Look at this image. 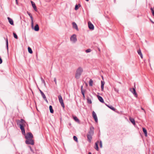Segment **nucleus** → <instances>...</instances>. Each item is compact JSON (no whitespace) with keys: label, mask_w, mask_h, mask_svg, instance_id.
Instances as JSON below:
<instances>
[{"label":"nucleus","mask_w":154,"mask_h":154,"mask_svg":"<svg viewBox=\"0 0 154 154\" xmlns=\"http://www.w3.org/2000/svg\"><path fill=\"white\" fill-rule=\"evenodd\" d=\"M81 6V5L80 4H79L78 5H76L75 6V10H77L78 9L79 7Z\"/></svg>","instance_id":"28"},{"label":"nucleus","mask_w":154,"mask_h":154,"mask_svg":"<svg viewBox=\"0 0 154 154\" xmlns=\"http://www.w3.org/2000/svg\"><path fill=\"white\" fill-rule=\"evenodd\" d=\"M27 14L29 15L30 17L31 20V26L32 28H33V17L31 15V14L28 11L27 12Z\"/></svg>","instance_id":"5"},{"label":"nucleus","mask_w":154,"mask_h":154,"mask_svg":"<svg viewBox=\"0 0 154 154\" xmlns=\"http://www.w3.org/2000/svg\"><path fill=\"white\" fill-rule=\"evenodd\" d=\"M28 147L29 148L30 150L33 153H34V152L31 146H28Z\"/></svg>","instance_id":"37"},{"label":"nucleus","mask_w":154,"mask_h":154,"mask_svg":"<svg viewBox=\"0 0 154 154\" xmlns=\"http://www.w3.org/2000/svg\"><path fill=\"white\" fill-rule=\"evenodd\" d=\"M83 86H82L81 87V91H83L85 90L83 89Z\"/></svg>","instance_id":"45"},{"label":"nucleus","mask_w":154,"mask_h":154,"mask_svg":"<svg viewBox=\"0 0 154 154\" xmlns=\"http://www.w3.org/2000/svg\"><path fill=\"white\" fill-rule=\"evenodd\" d=\"M73 119L74 120L78 123L80 122V121L79 119L77 118V117L76 116H73Z\"/></svg>","instance_id":"24"},{"label":"nucleus","mask_w":154,"mask_h":154,"mask_svg":"<svg viewBox=\"0 0 154 154\" xmlns=\"http://www.w3.org/2000/svg\"><path fill=\"white\" fill-rule=\"evenodd\" d=\"M92 135L87 134V138L88 140L89 143H91V140L92 139Z\"/></svg>","instance_id":"12"},{"label":"nucleus","mask_w":154,"mask_h":154,"mask_svg":"<svg viewBox=\"0 0 154 154\" xmlns=\"http://www.w3.org/2000/svg\"><path fill=\"white\" fill-rule=\"evenodd\" d=\"M49 108L50 112L51 113H53L54 112V111L53 109L52 106L51 105H50L49 106Z\"/></svg>","instance_id":"26"},{"label":"nucleus","mask_w":154,"mask_h":154,"mask_svg":"<svg viewBox=\"0 0 154 154\" xmlns=\"http://www.w3.org/2000/svg\"><path fill=\"white\" fill-rule=\"evenodd\" d=\"M28 51L29 53H30L31 54H32V53L33 52L32 50V49L30 47H28Z\"/></svg>","instance_id":"32"},{"label":"nucleus","mask_w":154,"mask_h":154,"mask_svg":"<svg viewBox=\"0 0 154 154\" xmlns=\"http://www.w3.org/2000/svg\"><path fill=\"white\" fill-rule=\"evenodd\" d=\"M129 120L134 125H135V122L134 120V119L132 118H129Z\"/></svg>","instance_id":"25"},{"label":"nucleus","mask_w":154,"mask_h":154,"mask_svg":"<svg viewBox=\"0 0 154 154\" xmlns=\"http://www.w3.org/2000/svg\"><path fill=\"white\" fill-rule=\"evenodd\" d=\"M25 121L23 119H21L20 120H18L17 121V124L18 125H19V124H22L24 125H25Z\"/></svg>","instance_id":"11"},{"label":"nucleus","mask_w":154,"mask_h":154,"mask_svg":"<svg viewBox=\"0 0 154 154\" xmlns=\"http://www.w3.org/2000/svg\"><path fill=\"white\" fill-rule=\"evenodd\" d=\"M25 138L26 140L32 139L33 138V135L31 133L28 132L26 133Z\"/></svg>","instance_id":"2"},{"label":"nucleus","mask_w":154,"mask_h":154,"mask_svg":"<svg viewBox=\"0 0 154 154\" xmlns=\"http://www.w3.org/2000/svg\"><path fill=\"white\" fill-rule=\"evenodd\" d=\"M88 26L89 28L92 30H93L94 29V26L93 25L91 22L89 21L88 23Z\"/></svg>","instance_id":"10"},{"label":"nucleus","mask_w":154,"mask_h":154,"mask_svg":"<svg viewBox=\"0 0 154 154\" xmlns=\"http://www.w3.org/2000/svg\"><path fill=\"white\" fill-rule=\"evenodd\" d=\"M13 34L14 37L15 38L17 39H18V36L14 32L13 33Z\"/></svg>","instance_id":"34"},{"label":"nucleus","mask_w":154,"mask_h":154,"mask_svg":"<svg viewBox=\"0 0 154 154\" xmlns=\"http://www.w3.org/2000/svg\"><path fill=\"white\" fill-rule=\"evenodd\" d=\"M58 98L59 99V102L60 103L63 102V100L61 95H58Z\"/></svg>","instance_id":"23"},{"label":"nucleus","mask_w":154,"mask_h":154,"mask_svg":"<svg viewBox=\"0 0 154 154\" xmlns=\"http://www.w3.org/2000/svg\"><path fill=\"white\" fill-rule=\"evenodd\" d=\"M81 93L82 95L83 96V95H85V90H84V91H81Z\"/></svg>","instance_id":"42"},{"label":"nucleus","mask_w":154,"mask_h":154,"mask_svg":"<svg viewBox=\"0 0 154 154\" xmlns=\"http://www.w3.org/2000/svg\"><path fill=\"white\" fill-rule=\"evenodd\" d=\"M85 0L86 1L88 2V1H89V0Z\"/></svg>","instance_id":"53"},{"label":"nucleus","mask_w":154,"mask_h":154,"mask_svg":"<svg viewBox=\"0 0 154 154\" xmlns=\"http://www.w3.org/2000/svg\"><path fill=\"white\" fill-rule=\"evenodd\" d=\"M91 51V49H88L86 50L85 52L86 53H89V52H90Z\"/></svg>","instance_id":"40"},{"label":"nucleus","mask_w":154,"mask_h":154,"mask_svg":"<svg viewBox=\"0 0 154 154\" xmlns=\"http://www.w3.org/2000/svg\"><path fill=\"white\" fill-rule=\"evenodd\" d=\"M70 40L74 43L75 42L77 41L76 35L73 34L72 35L70 38Z\"/></svg>","instance_id":"6"},{"label":"nucleus","mask_w":154,"mask_h":154,"mask_svg":"<svg viewBox=\"0 0 154 154\" xmlns=\"http://www.w3.org/2000/svg\"><path fill=\"white\" fill-rule=\"evenodd\" d=\"M90 96L92 98V96L91 95H90Z\"/></svg>","instance_id":"52"},{"label":"nucleus","mask_w":154,"mask_h":154,"mask_svg":"<svg viewBox=\"0 0 154 154\" xmlns=\"http://www.w3.org/2000/svg\"><path fill=\"white\" fill-rule=\"evenodd\" d=\"M88 154H92L91 153V152H89Z\"/></svg>","instance_id":"51"},{"label":"nucleus","mask_w":154,"mask_h":154,"mask_svg":"<svg viewBox=\"0 0 154 154\" xmlns=\"http://www.w3.org/2000/svg\"><path fill=\"white\" fill-rule=\"evenodd\" d=\"M130 90L131 92H132V93L133 94L135 97H137V94L136 92L135 88H130Z\"/></svg>","instance_id":"9"},{"label":"nucleus","mask_w":154,"mask_h":154,"mask_svg":"<svg viewBox=\"0 0 154 154\" xmlns=\"http://www.w3.org/2000/svg\"><path fill=\"white\" fill-rule=\"evenodd\" d=\"M87 100V103L89 104H91L92 103V101L91 99H89L88 97Z\"/></svg>","instance_id":"31"},{"label":"nucleus","mask_w":154,"mask_h":154,"mask_svg":"<svg viewBox=\"0 0 154 154\" xmlns=\"http://www.w3.org/2000/svg\"><path fill=\"white\" fill-rule=\"evenodd\" d=\"M137 52L138 53V54L140 56V57L141 59L143 58V56L142 54V53L141 52V50L139 49L137 50Z\"/></svg>","instance_id":"18"},{"label":"nucleus","mask_w":154,"mask_h":154,"mask_svg":"<svg viewBox=\"0 0 154 154\" xmlns=\"http://www.w3.org/2000/svg\"><path fill=\"white\" fill-rule=\"evenodd\" d=\"M99 143V141H97L95 143V149L97 150H99V147L98 146V144Z\"/></svg>","instance_id":"20"},{"label":"nucleus","mask_w":154,"mask_h":154,"mask_svg":"<svg viewBox=\"0 0 154 154\" xmlns=\"http://www.w3.org/2000/svg\"><path fill=\"white\" fill-rule=\"evenodd\" d=\"M19 125L20 126V128L21 131L23 134V135H25L26 134L24 127V125L22 124H19Z\"/></svg>","instance_id":"4"},{"label":"nucleus","mask_w":154,"mask_h":154,"mask_svg":"<svg viewBox=\"0 0 154 154\" xmlns=\"http://www.w3.org/2000/svg\"><path fill=\"white\" fill-rule=\"evenodd\" d=\"M83 98L84 100H85V95H84L83 96Z\"/></svg>","instance_id":"47"},{"label":"nucleus","mask_w":154,"mask_h":154,"mask_svg":"<svg viewBox=\"0 0 154 154\" xmlns=\"http://www.w3.org/2000/svg\"><path fill=\"white\" fill-rule=\"evenodd\" d=\"M114 91L118 93H119V89L118 88H114Z\"/></svg>","instance_id":"41"},{"label":"nucleus","mask_w":154,"mask_h":154,"mask_svg":"<svg viewBox=\"0 0 154 154\" xmlns=\"http://www.w3.org/2000/svg\"><path fill=\"white\" fill-rule=\"evenodd\" d=\"M92 113L93 118L94 119L95 122H98V119L96 114L94 111L92 112Z\"/></svg>","instance_id":"8"},{"label":"nucleus","mask_w":154,"mask_h":154,"mask_svg":"<svg viewBox=\"0 0 154 154\" xmlns=\"http://www.w3.org/2000/svg\"><path fill=\"white\" fill-rule=\"evenodd\" d=\"M97 97L99 101L102 103H104V101L103 98L100 96L99 95L97 96Z\"/></svg>","instance_id":"15"},{"label":"nucleus","mask_w":154,"mask_h":154,"mask_svg":"<svg viewBox=\"0 0 154 154\" xmlns=\"http://www.w3.org/2000/svg\"><path fill=\"white\" fill-rule=\"evenodd\" d=\"M39 91L40 92V93H41V95H42V97L43 98H44V97H45V98L46 96H45V94H44L43 93V92L40 89H39Z\"/></svg>","instance_id":"27"},{"label":"nucleus","mask_w":154,"mask_h":154,"mask_svg":"<svg viewBox=\"0 0 154 154\" xmlns=\"http://www.w3.org/2000/svg\"><path fill=\"white\" fill-rule=\"evenodd\" d=\"M6 47L7 49L8 50V41L7 38H6Z\"/></svg>","instance_id":"29"},{"label":"nucleus","mask_w":154,"mask_h":154,"mask_svg":"<svg viewBox=\"0 0 154 154\" xmlns=\"http://www.w3.org/2000/svg\"><path fill=\"white\" fill-rule=\"evenodd\" d=\"M106 105L110 109H111L112 110H113L114 111H115L116 109L114 107H113L112 106H109V105H107L106 104Z\"/></svg>","instance_id":"22"},{"label":"nucleus","mask_w":154,"mask_h":154,"mask_svg":"<svg viewBox=\"0 0 154 154\" xmlns=\"http://www.w3.org/2000/svg\"><path fill=\"white\" fill-rule=\"evenodd\" d=\"M93 81L91 79H90L89 81V86H93Z\"/></svg>","instance_id":"30"},{"label":"nucleus","mask_w":154,"mask_h":154,"mask_svg":"<svg viewBox=\"0 0 154 154\" xmlns=\"http://www.w3.org/2000/svg\"><path fill=\"white\" fill-rule=\"evenodd\" d=\"M83 72V69L80 66L79 67L76 71L75 74V77L77 79H79L80 78L82 72Z\"/></svg>","instance_id":"1"},{"label":"nucleus","mask_w":154,"mask_h":154,"mask_svg":"<svg viewBox=\"0 0 154 154\" xmlns=\"http://www.w3.org/2000/svg\"><path fill=\"white\" fill-rule=\"evenodd\" d=\"M2 62V60L1 57L0 56V64H1Z\"/></svg>","instance_id":"43"},{"label":"nucleus","mask_w":154,"mask_h":154,"mask_svg":"<svg viewBox=\"0 0 154 154\" xmlns=\"http://www.w3.org/2000/svg\"><path fill=\"white\" fill-rule=\"evenodd\" d=\"M54 81L55 82V84H57V81L56 79L55 78H54Z\"/></svg>","instance_id":"44"},{"label":"nucleus","mask_w":154,"mask_h":154,"mask_svg":"<svg viewBox=\"0 0 154 154\" xmlns=\"http://www.w3.org/2000/svg\"><path fill=\"white\" fill-rule=\"evenodd\" d=\"M43 99H44V100H45L46 102H48V100H47V98H46V97H45H45H44V98H43Z\"/></svg>","instance_id":"46"},{"label":"nucleus","mask_w":154,"mask_h":154,"mask_svg":"<svg viewBox=\"0 0 154 154\" xmlns=\"http://www.w3.org/2000/svg\"><path fill=\"white\" fill-rule=\"evenodd\" d=\"M105 84L104 81H101V90L102 91H103L104 90V86Z\"/></svg>","instance_id":"19"},{"label":"nucleus","mask_w":154,"mask_h":154,"mask_svg":"<svg viewBox=\"0 0 154 154\" xmlns=\"http://www.w3.org/2000/svg\"><path fill=\"white\" fill-rule=\"evenodd\" d=\"M25 143L27 144H31L32 145H33L34 144V140L32 139L26 140L25 141Z\"/></svg>","instance_id":"3"},{"label":"nucleus","mask_w":154,"mask_h":154,"mask_svg":"<svg viewBox=\"0 0 154 154\" xmlns=\"http://www.w3.org/2000/svg\"><path fill=\"white\" fill-rule=\"evenodd\" d=\"M143 131L145 134V137H147V131L144 128H142Z\"/></svg>","instance_id":"21"},{"label":"nucleus","mask_w":154,"mask_h":154,"mask_svg":"<svg viewBox=\"0 0 154 154\" xmlns=\"http://www.w3.org/2000/svg\"><path fill=\"white\" fill-rule=\"evenodd\" d=\"M94 127L93 126L91 127L90 128V130L88 131V134L93 136L94 134Z\"/></svg>","instance_id":"7"},{"label":"nucleus","mask_w":154,"mask_h":154,"mask_svg":"<svg viewBox=\"0 0 154 154\" xmlns=\"http://www.w3.org/2000/svg\"><path fill=\"white\" fill-rule=\"evenodd\" d=\"M73 27L77 31L79 30V29L78 28V26L76 24L75 22H73L72 23Z\"/></svg>","instance_id":"13"},{"label":"nucleus","mask_w":154,"mask_h":154,"mask_svg":"<svg viewBox=\"0 0 154 154\" xmlns=\"http://www.w3.org/2000/svg\"><path fill=\"white\" fill-rule=\"evenodd\" d=\"M73 138L74 140L76 142H77L78 141V138L76 136H74L73 137Z\"/></svg>","instance_id":"36"},{"label":"nucleus","mask_w":154,"mask_h":154,"mask_svg":"<svg viewBox=\"0 0 154 154\" xmlns=\"http://www.w3.org/2000/svg\"><path fill=\"white\" fill-rule=\"evenodd\" d=\"M41 79L42 83H43L44 84V85H46V84H45V80L43 79V78L42 77H41Z\"/></svg>","instance_id":"35"},{"label":"nucleus","mask_w":154,"mask_h":154,"mask_svg":"<svg viewBox=\"0 0 154 154\" xmlns=\"http://www.w3.org/2000/svg\"><path fill=\"white\" fill-rule=\"evenodd\" d=\"M98 51H100V48H98Z\"/></svg>","instance_id":"50"},{"label":"nucleus","mask_w":154,"mask_h":154,"mask_svg":"<svg viewBox=\"0 0 154 154\" xmlns=\"http://www.w3.org/2000/svg\"><path fill=\"white\" fill-rule=\"evenodd\" d=\"M141 109L142 110H143L144 112H145L144 109L142 107H141Z\"/></svg>","instance_id":"49"},{"label":"nucleus","mask_w":154,"mask_h":154,"mask_svg":"<svg viewBox=\"0 0 154 154\" xmlns=\"http://www.w3.org/2000/svg\"><path fill=\"white\" fill-rule=\"evenodd\" d=\"M60 103L62 106L63 107V109H64L65 108V106H64V103L63 102Z\"/></svg>","instance_id":"38"},{"label":"nucleus","mask_w":154,"mask_h":154,"mask_svg":"<svg viewBox=\"0 0 154 154\" xmlns=\"http://www.w3.org/2000/svg\"><path fill=\"white\" fill-rule=\"evenodd\" d=\"M36 31H38L39 30V27L38 24H36L33 28Z\"/></svg>","instance_id":"17"},{"label":"nucleus","mask_w":154,"mask_h":154,"mask_svg":"<svg viewBox=\"0 0 154 154\" xmlns=\"http://www.w3.org/2000/svg\"><path fill=\"white\" fill-rule=\"evenodd\" d=\"M31 3L32 4V6L33 8H34V10H35V11H37V8H36V7L35 5V3L32 1H31Z\"/></svg>","instance_id":"14"},{"label":"nucleus","mask_w":154,"mask_h":154,"mask_svg":"<svg viewBox=\"0 0 154 154\" xmlns=\"http://www.w3.org/2000/svg\"><path fill=\"white\" fill-rule=\"evenodd\" d=\"M8 20L9 23L11 25H13L14 24V22L12 19L11 18L9 17H8Z\"/></svg>","instance_id":"16"},{"label":"nucleus","mask_w":154,"mask_h":154,"mask_svg":"<svg viewBox=\"0 0 154 154\" xmlns=\"http://www.w3.org/2000/svg\"><path fill=\"white\" fill-rule=\"evenodd\" d=\"M16 0V3L17 5H18V2L17 1V0Z\"/></svg>","instance_id":"48"},{"label":"nucleus","mask_w":154,"mask_h":154,"mask_svg":"<svg viewBox=\"0 0 154 154\" xmlns=\"http://www.w3.org/2000/svg\"><path fill=\"white\" fill-rule=\"evenodd\" d=\"M100 147L101 148L102 147V143L101 140L100 141Z\"/></svg>","instance_id":"39"},{"label":"nucleus","mask_w":154,"mask_h":154,"mask_svg":"<svg viewBox=\"0 0 154 154\" xmlns=\"http://www.w3.org/2000/svg\"><path fill=\"white\" fill-rule=\"evenodd\" d=\"M150 9L152 15L154 16V6L153 8H151Z\"/></svg>","instance_id":"33"}]
</instances>
